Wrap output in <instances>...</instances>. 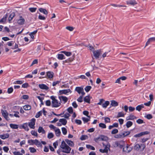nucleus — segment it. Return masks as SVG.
<instances>
[{
  "label": "nucleus",
  "instance_id": "obj_43",
  "mask_svg": "<svg viewBox=\"0 0 155 155\" xmlns=\"http://www.w3.org/2000/svg\"><path fill=\"white\" fill-rule=\"evenodd\" d=\"M91 88V86H87L84 88V90L86 92H88Z\"/></svg>",
  "mask_w": 155,
  "mask_h": 155
},
{
  "label": "nucleus",
  "instance_id": "obj_27",
  "mask_svg": "<svg viewBox=\"0 0 155 155\" xmlns=\"http://www.w3.org/2000/svg\"><path fill=\"white\" fill-rule=\"evenodd\" d=\"M114 137L115 138H118V139L122 138H124L123 136V134H122V133L120 134H117L115 135L114 136Z\"/></svg>",
  "mask_w": 155,
  "mask_h": 155
},
{
  "label": "nucleus",
  "instance_id": "obj_39",
  "mask_svg": "<svg viewBox=\"0 0 155 155\" xmlns=\"http://www.w3.org/2000/svg\"><path fill=\"white\" fill-rule=\"evenodd\" d=\"M124 114L122 112H119L117 116V117H124Z\"/></svg>",
  "mask_w": 155,
  "mask_h": 155
},
{
  "label": "nucleus",
  "instance_id": "obj_45",
  "mask_svg": "<svg viewBox=\"0 0 155 155\" xmlns=\"http://www.w3.org/2000/svg\"><path fill=\"white\" fill-rule=\"evenodd\" d=\"M99 126L100 127L102 128H105L106 127V126L105 124L102 123L99 124Z\"/></svg>",
  "mask_w": 155,
  "mask_h": 155
},
{
  "label": "nucleus",
  "instance_id": "obj_60",
  "mask_svg": "<svg viewBox=\"0 0 155 155\" xmlns=\"http://www.w3.org/2000/svg\"><path fill=\"white\" fill-rule=\"evenodd\" d=\"M77 101L80 102H81L83 101L82 96H80L77 100Z\"/></svg>",
  "mask_w": 155,
  "mask_h": 155
},
{
  "label": "nucleus",
  "instance_id": "obj_11",
  "mask_svg": "<svg viewBox=\"0 0 155 155\" xmlns=\"http://www.w3.org/2000/svg\"><path fill=\"white\" fill-rule=\"evenodd\" d=\"M60 101H62L64 103H66L68 101V98L66 97L63 96H59V97Z\"/></svg>",
  "mask_w": 155,
  "mask_h": 155
},
{
  "label": "nucleus",
  "instance_id": "obj_19",
  "mask_svg": "<svg viewBox=\"0 0 155 155\" xmlns=\"http://www.w3.org/2000/svg\"><path fill=\"white\" fill-rule=\"evenodd\" d=\"M55 134L56 136L57 137H59L60 135L61 132L60 129L59 128H56L54 130Z\"/></svg>",
  "mask_w": 155,
  "mask_h": 155
},
{
  "label": "nucleus",
  "instance_id": "obj_55",
  "mask_svg": "<svg viewBox=\"0 0 155 155\" xmlns=\"http://www.w3.org/2000/svg\"><path fill=\"white\" fill-rule=\"evenodd\" d=\"M37 98L40 100L41 102V104L42 105L44 104V103L43 102V100L44 99L43 98L41 97L40 96H38L37 97Z\"/></svg>",
  "mask_w": 155,
  "mask_h": 155
},
{
  "label": "nucleus",
  "instance_id": "obj_63",
  "mask_svg": "<svg viewBox=\"0 0 155 155\" xmlns=\"http://www.w3.org/2000/svg\"><path fill=\"white\" fill-rule=\"evenodd\" d=\"M105 122V123H110V118L108 117H105L104 119Z\"/></svg>",
  "mask_w": 155,
  "mask_h": 155
},
{
  "label": "nucleus",
  "instance_id": "obj_54",
  "mask_svg": "<svg viewBox=\"0 0 155 155\" xmlns=\"http://www.w3.org/2000/svg\"><path fill=\"white\" fill-rule=\"evenodd\" d=\"M31 133L33 135L37 137L38 136V134L36 131L34 130H32L31 132Z\"/></svg>",
  "mask_w": 155,
  "mask_h": 155
},
{
  "label": "nucleus",
  "instance_id": "obj_28",
  "mask_svg": "<svg viewBox=\"0 0 155 155\" xmlns=\"http://www.w3.org/2000/svg\"><path fill=\"white\" fill-rule=\"evenodd\" d=\"M64 55L62 54H59L58 55V58L59 60H62L65 58Z\"/></svg>",
  "mask_w": 155,
  "mask_h": 155
},
{
  "label": "nucleus",
  "instance_id": "obj_13",
  "mask_svg": "<svg viewBox=\"0 0 155 155\" xmlns=\"http://www.w3.org/2000/svg\"><path fill=\"white\" fill-rule=\"evenodd\" d=\"M59 93L61 94H66L68 93L69 92H71V90L70 89H66V90H60L59 91Z\"/></svg>",
  "mask_w": 155,
  "mask_h": 155
},
{
  "label": "nucleus",
  "instance_id": "obj_5",
  "mask_svg": "<svg viewBox=\"0 0 155 155\" xmlns=\"http://www.w3.org/2000/svg\"><path fill=\"white\" fill-rule=\"evenodd\" d=\"M107 137L103 135H100L98 137L95 139V140L97 142L101 140H107Z\"/></svg>",
  "mask_w": 155,
  "mask_h": 155
},
{
  "label": "nucleus",
  "instance_id": "obj_1",
  "mask_svg": "<svg viewBox=\"0 0 155 155\" xmlns=\"http://www.w3.org/2000/svg\"><path fill=\"white\" fill-rule=\"evenodd\" d=\"M60 147L61 149L62 152L67 153H70L71 148L64 141L62 142Z\"/></svg>",
  "mask_w": 155,
  "mask_h": 155
},
{
  "label": "nucleus",
  "instance_id": "obj_14",
  "mask_svg": "<svg viewBox=\"0 0 155 155\" xmlns=\"http://www.w3.org/2000/svg\"><path fill=\"white\" fill-rule=\"evenodd\" d=\"M54 73L52 71H48L47 72V75L49 78H52L53 77Z\"/></svg>",
  "mask_w": 155,
  "mask_h": 155
},
{
  "label": "nucleus",
  "instance_id": "obj_53",
  "mask_svg": "<svg viewBox=\"0 0 155 155\" xmlns=\"http://www.w3.org/2000/svg\"><path fill=\"white\" fill-rule=\"evenodd\" d=\"M42 111H41L38 112L36 114L35 117L36 118H38L41 115Z\"/></svg>",
  "mask_w": 155,
  "mask_h": 155
},
{
  "label": "nucleus",
  "instance_id": "obj_30",
  "mask_svg": "<svg viewBox=\"0 0 155 155\" xmlns=\"http://www.w3.org/2000/svg\"><path fill=\"white\" fill-rule=\"evenodd\" d=\"M84 101L87 103H90V99L89 96H86L84 98Z\"/></svg>",
  "mask_w": 155,
  "mask_h": 155
},
{
  "label": "nucleus",
  "instance_id": "obj_46",
  "mask_svg": "<svg viewBox=\"0 0 155 155\" xmlns=\"http://www.w3.org/2000/svg\"><path fill=\"white\" fill-rule=\"evenodd\" d=\"M111 5L112 6H113L114 7H126V6L125 5H117L115 4H111Z\"/></svg>",
  "mask_w": 155,
  "mask_h": 155
},
{
  "label": "nucleus",
  "instance_id": "obj_49",
  "mask_svg": "<svg viewBox=\"0 0 155 155\" xmlns=\"http://www.w3.org/2000/svg\"><path fill=\"white\" fill-rule=\"evenodd\" d=\"M37 9L36 8H29V10L31 12H35Z\"/></svg>",
  "mask_w": 155,
  "mask_h": 155
},
{
  "label": "nucleus",
  "instance_id": "obj_23",
  "mask_svg": "<svg viewBox=\"0 0 155 155\" xmlns=\"http://www.w3.org/2000/svg\"><path fill=\"white\" fill-rule=\"evenodd\" d=\"M144 107V105L142 104L141 105H139L136 107V109L137 110H138L139 111H140L142 108H143Z\"/></svg>",
  "mask_w": 155,
  "mask_h": 155
},
{
  "label": "nucleus",
  "instance_id": "obj_58",
  "mask_svg": "<svg viewBox=\"0 0 155 155\" xmlns=\"http://www.w3.org/2000/svg\"><path fill=\"white\" fill-rule=\"evenodd\" d=\"M38 63V60L37 59H35L32 62L31 66H32L34 64H37Z\"/></svg>",
  "mask_w": 155,
  "mask_h": 155
},
{
  "label": "nucleus",
  "instance_id": "obj_57",
  "mask_svg": "<svg viewBox=\"0 0 155 155\" xmlns=\"http://www.w3.org/2000/svg\"><path fill=\"white\" fill-rule=\"evenodd\" d=\"M99 151L102 153H107L108 152V150L107 149H100L99 150Z\"/></svg>",
  "mask_w": 155,
  "mask_h": 155
},
{
  "label": "nucleus",
  "instance_id": "obj_18",
  "mask_svg": "<svg viewBox=\"0 0 155 155\" xmlns=\"http://www.w3.org/2000/svg\"><path fill=\"white\" fill-rule=\"evenodd\" d=\"M39 10L40 12L43 13L45 15H47L48 14L47 11L45 9L42 8H40L39 9Z\"/></svg>",
  "mask_w": 155,
  "mask_h": 155
},
{
  "label": "nucleus",
  "instance_id": "obj_33",
  "mask_svg": "<svg viewBox=\"0 0 155 155\" xmlns=\"http://www.w3.org/2000/svg\"><path fill=\"white\" fill-rule=\"evenodd\" d=\"M10 127L12 129H17L18 128V125L12 124H10Z\"/></svg>",
  "mask_w": 155,
  "mask_h": 155
},
{
  "label": "nucleus",
  "instance_id": "obj_59",
  "mask_svg": "<svg viewBox=\"0 0 155 155\" xmlns=\"http://www.w3.org/2000/svg\"><path fill=\"white\" fill-rule=\"evenodd\" d=\"M128 148V146H127L126 147H124L123 148V151L125 152L126 153H127V148Z\"/></svg>",
  "mask_w": 155,
  "mask_h": 155
},
{
  "label": "nucleus",
  "instance_id": "obj_20",
  "mask_svg": "<svg viewBox=\"0 0 155 155\" xmlns=\"http://www.w3.org/2000/svg\"><path fill=\"white\" fill-rule=\"evenodd\" d=\"M15 114H9V115L11 117L15 116L16 117H20L18 115V114H19V113L18 112H14Z\"/></svg>",
  "mask_w": 155,
  "mask_h": 155
},
{
  "label": "nucleus",
  "instance_id": "obj_62",
  "mask_svg": "<svg viewBox=\"0 0 155 155\" xmlns=\"http://www.w3.org/2000/svg\"><path fill=\"white\" fill-rule=\"evenodd\" d=\"M28 86V83H26L22 85V87L23 88H27Z\"/></svg>",
  "mask_w": 155,
  "mask_h": 155
},
{
  "label": "nucleus",
  "instance_id": "obj_48",
  "mask_svg": "<svg viewBox=\"0 0 155 155\" xmlns=\"http://www.w3.org/2000/svg\"><path fill=\"white\" fill-rule=\"evenodd\" d=\"M86 147L87 148L90 149L91 150H95V148L94 147L90 145H86Z\"/></svg>",
  "mask_w": 155,
  "mask_h": 155
},
{
  "label": "nucleus",
  "instance_id": "obj_3",
  "mask_svg": "<svg viewBox=\"0 0 155 155\" xmlns=\"http://www.w3.org/2000/svg\"><path fill=\"white\" fill-rule=\"evenodd\" d=\"M101 50H98L93 51L94 55L96 59H98L99 58V56L101 54Z\"/></svg>",
  "mask_w": 155,
  "mask_h": 155
},
{
  "label": "nucleus",
  "instance_id": "obj_44",
  "mask_svg": "<svg viewBox=\"0 0 155 155\" xmlns=\"http://www.w3.org/2000/svg\"><path fill=\"white\" fill-rule=\"evenodd\" d=\"M29 150H30L31 152V153H35L36 151V150L34 147H30L29 148Z\"/></svg>",
  "mask_w": 155,
  "mask_h": 155
},
{
  "label": "nucleus",
  "instance_id": "obj_42",
  "mask_svg": "<svg viewBox=\"0 0 155 155\" xmlns=\"http://www.w3.org/2000/svg\"><path fill=\"white\" fill-rule=\"evenodd\" d=\"M88 138L87 135H82L80 138V139L81 140H84L86 139H87Z\"/></svg>",
  "mask_w": 155,
  "mask_h": 155
},
{
  "label": "nucleus",
  "instance_id": "obj_40",
  "mask_svg": "<svg viewBox=\"0 0 155 155\" xmlns=\"http://www.w3.org/2000/svg\"><path fill=\"white\" fill-rule=\"evenodd\" d=\"M54 135L52 133H49L48 135V139H50L53 138L54 137Z\"/></svg>",
  "mask_w": 155,
  "mask_h": 155
},
{
  "label": "nucleus",
  "instance_id": "obj_7",
  "mask_svg": "<svg viewBox=\"0 0 155 155\" xmlns=\"http://www.w3.org/2000/svg\"><path fill=\"white\" fill-rule=\"evenodd\" d=\"M19 19L17 21V23L19 25H23L24 24L25 22V19L21 16H19Z\"/></svg>",
  "mask_w": 155,
  "mask_h": 155
},
{
  "label": "nucleus",
  "instance_id": "obj_2",
  "mask_svg": "<svg viewBox=\"0 0 155 155\" xmlns=\"http://www.w3.org/2000/svg\"><path fill=\"white\" fill-rule=\"evenodd\" d=\"M51 99L52 101V107H59L61 105L60 102L55 99V97L54 96L51 97Z\"/></svg>",
  "mask_w": 155,
  "mask_h": 155
},
{
  "label": "nucleus",
  "instance_id": "obj_52",
  "mask_svg": "<svg viewBox=\"0 0 155 155\" xmlns=\"http://www.w3.org/2000/svg\"><path fill=\"white\" fill-rule=\"evenodd\" d=\"M82 120L84 122V123H87L88 121L90 120V119H88L86 117H83L82 118Z\"/></svg>",
  "mask_w": 155,
  "mask_h": 155
},
{
  "label": "nucleus",
  "instance_id": "obj_21",
  "mask_svg": "<svg viewBox=\"0 0 155 155\" xmlns=\"http://www.w3.org/2000/svg\"><path fill=\"white\" fill-rule=\"evenodd\" d=\"M15 16V13L12 12L11 13L10 15H9L8 20L9 22H10L12 20L13 18Z\"/></svg>",
  "mask_w": 155,
  "mask_h": 155
},
{
  "label": "nucleus",
  "instance_id": "obj_24",
  "mask_svg": "<svg viewBox=\"0 0 155 155\" xmlns=\"http://www.w3.org/2000/svg\"><path fill=\"white\" fill-rule=\"evenodd\" d=\"M136 117L134 116L132 114L130 115L129 116L127 117V120H133L135 119H136Z\"/></svg>",
  "mask_w": 155,
  "mask_h": 155
},
{
  "label": "nucleus",
  "instance_id": "obj_6",
  "mask_svg": "<svg viewBox=\"0 0 155 155\" xmlns=\"http://www.w3.org/2000/svg\"><path fill=\"white\" fill-rule=\"evenodd\" d=\"M35 118H32L31 120V122L29 123L28 125L31 128L34 129L35 127Z\"/></svg>",
  "mask_w": 155,
  "mask_h": 155
},
{
  "label": "nucleus",
  "instance_id": "obj_9",
  "mask_svg": "<svg viewBox=\"0 0 155 155\" xmlns=\"http://www.w3.org/2000/svg\"><path fill=\"white\" fill-rule=\"evenodd\" d=\"M127 5H130L133 6L137 4V2L134 0H131L127 2Z\"/></svg>",
  "mask_w": 155,
  "mask_h": 155
},
{
  "label": "nucleus",
  "instance_id": "obj_56",
  "mask_svg": "<svg viewBox=\"0 0 155 155\" xmlns=\"http://www.w3.org/2000/svg\"><path fill=\"white\" fill-rule=\"evenodd\" d=\"M13 89L12 87H11L9 88L8 89V92L9 94H10L12 93L13 91Z\"/></svg>",
  "mask_w": 155,
  "mask_h": 155
},
{
  "label": "nucleus",
  "instance_id": "obj_41",
  "mask_svg": "<svg viewBox=\"0 0 155 155\" xmlns=\"http://www.w3.org/2000/svg\"><path fill=\"white\" fill-rule=\"evenodd\" d=\"M22 128L25 129V130L28 131L29 130V128L27 124H24L22 126Z\"/></svg>",
  "mask_w": 155,
  "mask_h": 155
},
{
  "label": "nucleus",
  "instance_id": "obj_16",
  "mask_svg": "<svg viewBox=\"0 0 155 155\" xmlns=\"http://www.w3.org/2000/svg\"><path fill=\"white\" fill-rule=\"evenodd\" d=\"M65 141L66 143L70 146L73 147L74 146V144L73 142L71 140H70L68 139L65 140Z\"/></svg>",
  "mask_w": 155,
  "mask_h": 155
},
{
  "label": "nucleus",
  "instance_id": "obj_34",
  "mask_svg": "<svg viewBox=\"0 0 155 155\" xmlns=\"http://www.w3.org/2000/svg\"><path fill=\"white\" fill-rule=\"evenodd\" d=\"M130 131L124 132L123 133H122V134H123V137H125L129 135L130 134Z\"/></svg>",
  "mask_w": 155,
  "mask_h": 155
},
{
  "label": "nucleus",
  "instance_id": "obj_26",
  "mask_svg": "<svg viewBox=\"0 0 155 155\" xmlns=\"http://www.w3.org/2000/svg\"><path fill=\"white\" fill-rule=\"evenodd\" d=\"M110 103L108 101H106L105 103L103 104L102 106L103 107L106 108L107 107L109 104Z\"/></svg>",
  "mask_w": 155,
  "mask_h": 155
},
{
  "label": "nucleus",
  "instance_id": "obj_38",
  "mask_svg": "<svg viewBox=\"0 0 155 155\" xmlns=\"http://www.w3.org/2000/svg\"><path fill=\"white\" fill-rule=\"evenodd\" d=\"M61 130L63 134L64 135L66 134L67 132V130L66 129L65 127H62L61 128Z\"/></svg>",
  "mask_w": 155,
  "mask_h": 155
},
{
  "label": "nucleus",
  "instance_id": "obj_51",
  "mask_svg": "<svg viewBox=\"0 0 155 155\" xmlns=\"http://www.w3.org/2000/svg\"><path fill=\"white\" fill-rule=\"evenodd\" d=\"M66 28L70 31H73L74 29L73 27H71V26L67 27Z\"/></svg>",
  "mask_w": 155,
  "mask_h": 155
},
{
  "label": "nucleus",
  "instance_id": "obj_50",
  "mask_svg": "<svg viewBox=\"0 0 155 155\" xmlns=\"http://www.w3.org/2000/svg\"><path fill=\"white\" fill-rule=\"evenodd\" d=\"M118 132V130L116 129H113L111 131V133L112 134H115Z\"/></svg>",
  "mask_w": 155,
  "mask_h": 155
},
{
  "label": "nucleus",
  "instance_id": "obj_64",
  "mask_svg": "<svg viewBox=\"0 0 155 155\" xmlns=\"http://www.w3.org/2000/svg\"><path fill=\"white\" fill-rule=\"evenodd\" d=\"M14 155H23L22 154L19 152H13Z\"/></svg>",
  "mask_w": 155,
  "mask_h": 155
},
{
  "label": "nucleus",
  "instance_id": "obj_37",
  "mask_svg": "<svg viewBox=\"0 0 155 155\" xmlns=\"http://www.w3.org/2000/svg\"><path fill=\"white\" fill-rule=\"evenodd\" d=\"M61 53H64L67 56H69L71 55V52H67L65 51H62L61 52Z\"/></svg>",
  "mask_w": 155,
  "mask_h": 155
},
{
  "label": "nucleus",
  "instance_id": "obj_61",
  "mask_svg": "<svg viewBox=\"0 0 155 155\" xmlns=\"http://www.w3.org/2000/svg\"><path fill=\"white\" fill-rule=\"evenodd\" d=\"M68 111L70 113H72L73 112V110L71 107H70L68 109Z\"/></svg>",
  "mask_w": 155,
  "mask_h": 155
},
{
  "label": "nucleus",
  "instance_id": "obj_12",
  "mask_svg": "<svg viewBox=\"0 0 155 155\" xmlns=\"http://www.w3.org/2000/svg\"><path fill=\"white\" fill-rule=\"evenodd\" d=\"M110 105L112 106L115 107L118 105V103L115 100L110 101Z\"/></svg>",
  "mask_w": 155,
  "mask_h": 155
},
{
  "label": "nucleus",
  "instance_id": "obj_25",
  "mask_svg": "<svg viewBox=\"0 0 155 155\" xmlns=\"http://www.w3.org/2000/svg\"><path fill=\"white\" fill-rule=\"evenodd\" d=\"M59 121L61 123V124L63 125H65L66 124L67 122V120L64 118L61 119L59 120Z\"/></svg>",
  "mask_w": 155,
  "mask_h": 155
},
{
  "label": "nucleus",
  "instance_id": "obj_10",
  "mask_svg": "<svg viewBox=\"0 0 155 155\" xmlns=\"http://www.w3.org/2000/svg\"><path fill=\"white\" fill-rule=\"evenodd\" d=\"M39 87L42 89L48 90L49 89V87L46 85L44 84H39Z\"/></svg>",
  "mask_w": 155,
  "mask_h": 155
},
{
  "label": "nucleus",
  "instance_id": "obj_29",
  "mask_svg": "<svg viewBox=\"0 0 155 155\" xmlns=\"http://www.w3.org/2000/svg\"><path fill=\"white\" fill-rule=\"evenodd\" d=\"M140 148H141L140 145H139L138 144H137L134 146V150H140Z\"/></svg>",
  "mask_w": 155,
  "mask_h": 155
},
{
  "label": "nucleus",
  "instance_id": "obj_31",
  "mask_svg": "<svg viewBox=\"0 0 155 155\" xmlns=\"http://www.w3.org/2000/svg\"><path fill=\"white\" fill-rule=\"evenodd\" d=\"M23 108L25 110H29L31 109V107L28 105H26L23 107Z\"/></svg>",
  "mask_w": 155,
  "mask_h": 155
},
{
  "label": "nucleus",
  "instance_id": "obj_4",
  "mask_svg": "<svg viewBox=\"0 0 155 155\" xmlns=\"http://www.w3.org/2000/svg\"><path fill=\"white\" fill-rule=\"evenodd\" d=\"M1 112L2 116L6 120H10V118L8 116L9 114L6 111L2 110Z\"/></svg>",
  "mask_w": 155,
  "mask_h": 155
},
{
  "label": "nucleus",
  "instance_id": "obj_32",
  "mask_svg": "<svg viewBox=\"0 0 155 155\" xmlns=\"http://www.w3.org/2000/svg\"><path fill=\"white\" fill-rule=\"evenodd\" d=\"M35 144L38 147L41 146L42 145L40 143V142L37 139L35 140Z\"/></svg>",
  "mask_w": 155,
  "mask_h": 155
},
{
  "label": "nucleus",
  "instance_id": "obj_47",
  "mask_svg": "<svg viewBox=\"0 0 155 155\" xmlns=\"http://www.w3.org/2000/svg\"><path fill=\"white\" fill-rule=\"evenodd\" d=\"M35 140H30L28 141V143L31 145H33L35 144Z\"/></svg>",
  "mask_w": 155,
  "mask_h": 155
},
{
  "label": "nucleus",
  "instance_id": "obj_36",
  "mask_svg": "<svg viewBox=\"0 0 155 155\" xmlns=\"http://www.w3.org/2000/svg\"><path fill=\"white\" fill-rule=\"evenodd\" d=\"M133 124V123L130 121H128L127 122L126 126L127 128H129Z\"/></svg>",
  "mask_w": 155,
  "mask_h": 155
},
{
  "label": "nucleus",
  "instance_id": "obj_22",
  "mask_svg": "<svg viewBox=\"0 0 155 155\" xmlns=\"http://www.w3.org/2000/svg\"><path fill=\"white\" fill-rule=\"evenodd\" d=\"M38 132L39 133H41L43 134H44L45 133V130L44 129L43 127H39L38 130Z\"/></svg>",
  "mask_w": 155,
  "mask_h": 155
},
{
  "label": "nucleus",
  "instance_id": "obj_8",
  "mask_svg": "<svg viewBox=\"0 0 155 155\" xmlns=\"http://www.w3.org/2000/svg\"><path fill=\"white\" fill-rule=\"evenodd\" d=\"M155 41V37H152L149 38L148 40L147 41V42L145 46V47L146 46H148L151 43L154 42Z\"/></svg>",
  "mask_w": 155,
  "mask_h": 155
},
{
  "label": "nucleus",
  "instance_id": "obj_35",
  "mask_svg": "<svg viewBox=\"0 0 155 155\" xmlns=\"http://www.w3.org/2000/svg\"><path fill=\"white\" fill-rule=\"evenodd\" d=\"M8 17V15L7 14H6L5 16L3 18H2L0 20V23L1 22H4L6 20V18Z\"/></svg>",
  "mask_w": 155,
  "mask_h": 155
},
{
  "label": "nucleus",
  "instance_id": "obj_17",
  "mask_svg": "<svg viewBox=\"0 0 155 155\" xmlns=\"http://www.w3.org/2000/svg\"><path fill=\"white\" fill-rule=\"evenodd\" d=\"M75 90L77 91L79 94H81V91H84L82 87H76Z\"/></svg>",
  "mask_w": 155,
  "mask_h": 155
},
{
  "label": "nucleus",
  "instance_id": "obj_15",
  "mask_svg": "<svg viewBox=\"0 0 155 155\" xmlns=\"http://www.w3.org/2000/svg\"><path fill=\"white\" fill-rule=\"evenodd\" d=\"M9 135L8 134L6 133V134H3L0 135V138L4 140L7 138L9 137Z\"/></svg>",
  "mask_w": 155,
  "mask_h": 155
}]
</instances>
